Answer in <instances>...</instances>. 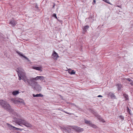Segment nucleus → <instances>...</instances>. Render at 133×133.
<instances>
[{"mask_svg": "<svg viewBox=\"0 0 133 133\" xmlns=\"http://www.w3.org/2000/svg\"><path fill=\"white\" fill-rule=\"evenodd\" d=\"M32 96L34 97H43V95L41 94H37L36 95H35L34 94H33Z\"/></svg>", "mask_w": 133, "mask_h": 133, "instance_id": "16", "label": "nucleus"}, {"mask_svg": "<svg viewBox=\"0 0 133 133\" xmlns=\"http://www.w3.org/2000/svg\"><path fill=\"white\" fill-rule=\"evenodd\" d=\"M22 79L26 83H28V85L30 86L32 85V84H34V83L35 82L33 81V78H30L29 79H28L25 76L24 78H22Z\"/></svg>", "mask_w": 133, "mask_h": 133, "instance_id": "5", "label": "nucleus"}, {"mask_svg": "<svg viewBox=\"0 0 133 133\" xmlns=\"http://www.w3.org/2000/svg\"><path fill=\"white\" fill-rule=\"evenodd\" d=\"M33 81L35 82L34 84H32V85H30L34 90H36L38 91H40L41 90V87L37 83L36 81Z\"/></svg>", "mask_w": 133, "mask_h": 133, "instance_id": "4", "label": "nucleus"}, {"mask_svg": "<svg viewBox=\"0 0 133 133\" xmlns=\"http://www.w3.org/2000/svg\"><path fill=\"white\" fill-rule=\"evenodd\" d=\"M69 73L71 75H73L75 74V72L74 70H70L69 71Z\"/></svg>", "mask_w": 133, "mask_h": 133, "instance_id": "21", "label": "nucleus"}, {"mask_svg": "<svg viewBox=\"0 0 133 133\" xmlns=\"http://www.w3.org/2000/svg\"><path fill=\"white\" fill-rule=\"evenodd\" d=\"M91 113L95 115V116L97 117L99 120L102 122H103L104 119L101 117L97 113V112H95L93 110H92L91 111Z\"/></svg>", "mask_w": 133, "mask_h": 133, "instance_id": "8", "label": "nucleus"}, {"mask_svg": "<svg viewBox=\"0 0 133 133\" xmlns=\"http://www.w3.org/2000/svg\"><path fill=\"white\" fill-rule=\"evenodd\" d=\"M116 86L117 87L118 90H119L122 88V85L120 83H118L116 84Z\"/></svg>", "mask_w": 133, "mask_h": 133, "instance_id": "15", "label": "nucleus"}, {"mask_svg": "<svg viewBox=\"0 0 133 133\" xmlns=\"http://www.w3.org/2000/svg\"><path fill=\"white\" fill-rule=\"evenodd\" d=\"M97 97H102V96L101 95H99Z\"/></svg>", "mask_w": 133, "mask_h": 133, "instance_id": "32", "label": "nucleus"}, {"mask_svg": "<svg viewBox=\"0 0 133 133\" xmlns=\"http://www.w3.org/2000/svg\"><path fill=\"white\" fill-rule=\"evenodd\" d=\"M32 69L36 70L39 71L41 72L42 71V70L41 69L42 67L40 66H33Z\"/></svg>", "mask_w": 133, "mask_h": 133, "instance_id": "14", "label": "nucleus"}, {"mask_svg": "<svg viewBox=\"0 0 133 133\" xmlns=\"http://www.w3.org/2000/svg\"><path fill=\"white\" fill-rule=\"evenodd\" d=\"M108 95L109 96H110L112 98H115L116 97L115 95L112 93L111 92H110L109 93Z\"/></svg>", "mask_w": 133, "mask_h": 133, "instance_id": "17", "label": "nucleus"}, {"mask_svg": "<svg viewBox=\"0 0 133 133\" xmlns=\"http://www.w3.org/2000/svg\"><path fill=\"white\" fill-rule=\"evenodd\" d=\"M44 77L43 76H37L35 78H33V81H36L38 79L43 80L44 79Z\"/></svg>", "mask_w": 133, "mask_h": 133, "instance_id": "11", "label": "nucleus"}, {"mask_svg": "<svg viewBox=\"0 0 133 133\" xmlns=\"http://www.w3.org/2000/svg\"><path fill=\"white\" fill-rule=\"evenodd\" d=\"M54 5L52 8H54V6H55V3H54Z\"/></svg>", "mask_w": 133, "mask_h": 133, "instance_id": "35", "label": "nucleus"}, {"mask_svg": "<svg viewBox=\"0 0 133 133\" xmlns=\"http://www.w3.org/2000/svg\"><path fill=\"white\" fill-rule=\"evenodd\" d=\"M69 103L70 104V105H75L76 106V105L74 104V103H71V102H69V103Z\"/></svg>", "mask_w": 133, "mask_h": 133, "instance_id": "29", "label": "nucleus"}, {"mask_svg": "<svg viewBox=\"0 0 133 133\" xmlns=\"http://www.w3.org/2000/svg\"><path fill=\"white\" fill-rule=\"evenodd\" d=\"M10 113L13 114L15 116H18V114L17 113L15 112V111L14 110V111L13 112H10Z\"/></svg>", "mask_w": 133, "mask_h": 133, "instance_id": "23", "label": "nucleus"}, {"mask_svg": "<svg viewBox=\"0 0 133 133\" xmlns=\"http://www.w3.org/2000/svg\"><path fill=\"white\" fill-rule=\"evenodd\" d=\"M127 110L128 113H129L130 114V111L131 110L129 108V107H128L127 108Z\"/></svg>", "mask_w": 133, "mask_h": 133, "instance_id": "24", "label": "nucleus"}, {"mask_svg": "<svg viewBox=\"0 0 133 133\" xmlns=\"http://www.w3.org/2000/svg\"><path fill=\"white\" fill-rule=\"evenodd\" d=\"M19 93L18 91L16 90L12 92V94L14 95H16Z\"/></svg>", "mask_w": 133, "mask_h": 133, "instance_id": "19", "label": "nucleus"}, {"mask_svg": "<svg viewBox=\"0 0 133 133\" xmlns=\"http://www.w3.org/2000/svg\"><path fill=\"white\" fill-rule=\"evenodd\" d=\"M130 84L131 85H133V83L132 82H131Z\"/></svg>", "mask_w": 133, "mask_h": 133, "instance_id": "33", "label": "nucleus"}, {"mask_svg": "<svg viewBox=\"0 0 133 133\" xmlns=\"http://www.w3.org/2000/svg\"><path fill=\"white\" fill-rule=\"evenodd\" d=\"M7 125L8 126V127H9V129L11 130H17L18 131V130H19L20 131H21L23 130H24L25 131H28L27 130H24V129L23 128H16L14 126H13L12 125L9 124V123H7Z\"/></svg>", "mask_w": 133, "mask_h": 133, "instance_id": "6", "label": "nucleus"}, {"mask_svg": "<svg viewBox=\"0 0 133 133\" xmlns=\"http://www.w3.org/2000/svg\"><path fill=\"white\" fill-rule=\"evenodd\" d=\"M35 8L37 10H38L39 9V7L38 6L37 4H36L35 6Z\"/></svg>", "mask_w": 133, "mask_h": 133, "instance_id": "30", "label": "nucleus"}, {"mask_svg": "<svg viewBox=\"0 0 133 133\" xmlns=\"http://www.w3.org/2000/svg\"><path fill=\"white\" fill-rule=\"evenodd\" d=\"M53 52H54L52 55V57L54 59H56L58 57V55L57 53L55 51H54Z\"/></svg>", "mask_w": 133, "mask_h": 133, "instance_id": "12", "label": "nucleus"}, {"mask_svg": "<svg viewBox=\"0 0 133 133\" xmlns=\"http://www.w3.org/2000/svg\"><path fill=\"white\" fill-rule=\"evenodd\" d=\"M10 100L11 102L15 104H25L24 100L20 98L16 99L13 98L10 99Z\"/></svg>", "mask_w": 133, "mask_h": 133, "instance_id": "3", "label": "nucleus"}, {"mask_svg": "<svg viewBox=\"0 0 133 133\" xmlns=\"http://www.w3.org/2000/svg\"><path fill=\"white\" fill-rule=\"evenodd\" d=\"M96 2V0H94L93 1V2L92 3V4L93 5H94V4Z\"/></svg>", "mask_w": 133, "mask_h": 133, "instance_id": "31", "label": "nucleus"}, {"mask_svg": "<svg viewBox=\"0 0 133 133\" xmlns=\"http://www.w3.org/2000/svg\"><path fill=\"white\" fill-rule=\"evenodd\" d=\"M16 52L21 57L24 58L25 59L27 60L28 61H30V60L28 57H26L24 55H23L20 52L16 51Z\"/></svg>", "mask_w": 133, "mask_h": 133, "instance_id": "10", "label": "nucleus"}, {"mask_svg": "<svg viewBox=\"0 0 133 133\" xmlns=\"http://www.w3.org/2000/svg\"><path fill=\"white\" fill-rule=\"evenodd\" d=\"M89 28V26L87 25L84 26L83 28V29L84 32H86L87 31V29H88Z\"/></svg>", "mask_w": 133, "mask_h": 133, "instance_id": "18", "label": "nucleus"}, {"mask_svg": "<svg viewBox=\"0 0 133 133\" xmlns=\"http://www.w3.org/2000/svg\"><path fill=\"white\" fill-rule=\"evenodd\" d=\"M125 80H127L129 82H132V81L130 78H125Z\"/></svg>", "mask_w": 133, "mask_h": 133, "instance_id": "27", "label": "nucleus"}, {"mask_svg": "<svg viewBox=\"0 0 133 133\" xmlns=\"http://www.w3.org/2000/svg\"><path fill=\"white\" fill-rule=\"evenodd\" d=\"M85 123L87 124H90V121H88L87 120H85Z\"/></svg>", "mask_w": 133, "mask_h": 133, "instance_id": "25", "label": "nucleus"}, {"mask_svg": "<svg viewBox=\"0 0 133 133\" xmlns=\"http://www.w3.org/2000/svg\"><path fill=\"white\" fill-rule=\"evenodd\" d=\"M61 111H62L66 113V114H69V115H71V114H71V113H69V112H66V111H64V110H61Z\"/></svg>", "mask_w": 133, "mask_h": 133, "instance_id": "26", "label": "nucleus"}, {"mask_svg": "<svg viewBox=\"0 0 133 133\" xmlns=\"http://www.w3.org/2000/svg\"><path fill=\"white\" fill-rule=\"evenodd\" d=\"M14 121L16 123L22 127L23 126L21 124H22L28 128H31L32 127V125L31 124L24 119L15 118L14 119Z\"/></svg>", "mask_w": 133, "mask_h": 133, "instance_id": "1", "label": "nucleus"}, {"mask_svg": "<svg viewBox=\"0 0 133 133\" xmlns=\"http://www.w3.org/2000/svg\"><path fill=\"white\" fill-rule=\"evenodd\" d=\"M117 6L118 7H119V8H121V6L119 5H117Z\"/></svg>", "mask_w": 133, "mask_h": 133, "instance_id": "34", "label": "nucleus"}, {"mask_svg": "<svg viewBox=\"0 0 133 133\" xmlns=\"http://www.w3.org/2000/svg\"><path fill=\"white\" fill-rule=\"evenodd\" d=\"M10 24L12 26H14L16 24L17 22L14 19H13L10 21Z\"/></svg>", "mask_w": 133, "mask_h": 133, "instance_id": "13", "label": "nucleus"}, {"mask_svg": "<svg viewBox=\"0 0 133 133\" xmlns=\"http://www.w3.org/2000/svg\"><path fill=\"white\" fill-rule=\"evenodd\" d=\"M52 16L56 19L59 22L60 21L57 18L56 16V14H53L52 15Z\"/></svg>", "mask_w": 133, "mask_h": 133, "instance_id": "22", "label": "nucleus"}, {"mask_svg": "<svg viewBox=\"0 0 133 133\" xmlns=\"http://www.w3.org/2000/svg\"><path fill=\"white\" fill-rule=\"evenodd\" d=\"M0 104L5 110L9 112H13L14 110L12 109L11 106L6 101L3 100H0Z\"/></svg>", "mask_w": 133, "mask_h": 133, "instance_id": "2", "label": "nucleus"}, {"mask_svg": "<svg viewBox=\"0 0 133 133\" xmlns=\"http://www.w3.org/2000/svg\"><path fill=\"white\" fill-rule=\"evenodd\" d=\"M123 96H124V97L125 99V100H128L129 99L128 98V95L127 94H124L123 95Z\"/></svg>", "mask_w": 133, "mask_h": 133, "instance_id": "20", "label": "nucleus"}, {"mask_svg": "<svg viewBox=\"0 0 133 133\" xmlns=\"http://www.w3.org/2000/svg\"><path fill=\"white\" fill-rule=\"evenodd\" d=\"M17 74L18 76V80L20 81L22 79V78H23L25 77V74L21 71H17Z\"/></svg>", "mask_w": 133, "mask_h": 133, "instance_id": "7", "label": "nucleus"}, {"mask_svg": "<svg viewBox=\"0 0 133 133\" xmlns=\"http://www.w3.org/2000/svg\"><path fill=\"white\" fill-rule=\"evenodd\" d=\"M70 127H71L72 129L75 130L77 132H80L83 130V129L80 128V127H79L77 126H70Z\"/></svg>", "mask_w": 133, "mask_h": 133, "instance_id": "9", "label": "nucleus"}, {"mask_svg": "<svg viewBox=\"0 0 133 133\" xmlns=\"http://www.w3.org/2000/svg\"><path fill=\"white\" fill-rule=\"evenodd\" d=\"M119 117L121 118V119L122 120H123L124 119V117L122 115H121L119 116Z\"/></svg>", "mask_w": 133, "mask_h": 133, "instance_id": "28", "label": "nucleus"}]
</instances>
